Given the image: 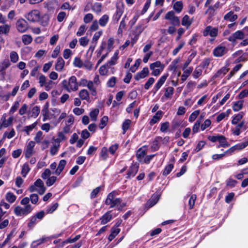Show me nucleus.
I'll use <instances>...</instances> for the list:
<instances>
[{"label":"nucleus","instance_id":"obj_1","mask_svg":"<svg viewBox=\"0 0 248 248\" xmlns=\"http://www.w3.org/2000/svg\"><path fill=\"white\" fill-rule=\"evenodd\" d=\"M117 194L118 193L115 191H112L109 193L106 199L105 204L107 205H110V208L119 206L118 210H122L126 206V203L122 202V200L121 198H116Z\"/></svg>","mask_w":248,"mask_h":248},{"label":"nucleus","instance_id":"obj_2","mask_svg":"<svg viewBox=\"0 0 248 248\" xmlns=\"http://www.w3.org/2000/svg\"><path fill=\"white\" fill-rule=\"evenodd\" d=\"M62 84V87L69 93L78 90L77 79L75 76H71L68 81L66 79L63 80Z\"/></svg>","mask_w":248,"mask_h":248},{"label":"nucleus","instance_id":"obj_3","mask_svg":"<svg viewBox=\"0 0 248 248\" xmlns=\"http://www.w3.org/2000/svg\"><path fill=\"white\" fill-rule=\"evenodd\" d=\"M32 210L30 204L27 205L24 207L19 206H16L14 209V213L17 216L24 217L30 214Z\"/></svg>","mask_w":248,"mask_h":248},{"label":"nucleus","instance_id":"obj_4","mask_svg":"<svg viewBox=\"0 0 248 248\" xmlns=\"http://www.w3.org/2000/svg\"><path fill=\"white\" fill-rule=\"evenodd\" d=\"M164 68V65L160 61H156L150 65V68L153 71L151 74L155 76H158Z\"/></svg>","mask_w":248,"mask_h":248},{"label":"nucleus","instance_id":"obj_5","mask_svg":"<svg viewBox=\"0 0 248 248\" xmlns=\"http://www.w3.org/2000/svg\"><path fill=\"white\" fill-rule=\"evenodd\" d=\"M25 18L31 22H37L40 21V12L37 10H33L25 16Z\"/></svg>","mask_w":248,"mask_h":248},{"label":"nucleus","instance_id":"obj_6","mask_svg":"<svg viewBox=\"0 0 248 248\" xmlns=\"http://www.w3.org/2000/svg\"><path fill=\"white\" fill-rule=\"evenodd\" d=\"M16 26L17 30L20 33L25 32L29 29L28 23L22 18L17 20Z\"/></svg>","mask_w":248,"mask_h":248},{"label":"nucleus","instance_id":"obj_7","mask_svg":"<svg viewBox=\"0 0 248 248\" xmlns=\"http://www.w3.org/2000/svg\"><path fill=\"white\" fill-rule=\"evenodd\" d=\"M165 19L170 21V23L173 26H179L180 21L178 16H175L174 12L172 11L168 12L165 15Z\"/></svg>","mask_w":248,"mask_h":248},{"label":"nucleus","instance_id":"obj_8","mask_svg":"<svg viewBox=\"0 0 248 248\" xmlns=\"http://www.w3.org/2000/svg\"><path fill=\"white\" fill-rule=\"evenodd\" d=\"M228 50V49L226 46H218L214 48L213 54L215 57H220L227 54Z\"/></svg>","mask_w":248,"mask_h":248},{"label":"nucleus","instance_id":"obj_9","mask_svg":"<svg viewBox=\"0 0 248 248\" xmlns=\"http://www.w3.org/2000/svg\"><path fill=\"white\" fill-rule=\"evenodd\" d=\"M218 34V29L217 28H213L211 26H208L206 27L203 32V35L204 36H207L210 35L213 38H215L217 36Z\"/></svg>","mask_w":248,"mask_h":248},{"label":"nucleus","instance_id":"obj_10","mask_svg":"<svg viewBox=\"0 0 248 248\" xmlns=\"http://www.w3.org/2000/svg\"><path fill=\"white\" fill-rule=\"evenodd\" d=\"M124 11L123 3L118 2L116 4V11L113 15V18L114 20L118 21L123 15Z\"/></svg>","mask_w":248,"mask_h":248},{"label":"nucleus","instance_id":"obj_11","mask_svg":"<svg viewBox=\"0 0 248 248\" xmlns=\"http://www.w3.org/2000/svg\"><path fill=\"white\" fill-rule=\"evenodd\" d=\"M248 145V140L245 142L240 143L235 145L227 150L224 153L225 154L231 155L236 150H240L246 148Z\"/></svg>","mask_w":248,"mask_h":248},{"label":"nucleus","instance_id":"obj_12","mask_svg":"<svg viewBox=\"0 0 248 248\" xmlns=\"http://www.w3.org/2000/svg\"><path fill=\"white\" fill-rule=\"evenodd\" d=\"M168 76V74L164 75L162 76H161L156 83L155 84V86L154 87V88L152 90V92L154 94L156 93L157 92V91L161 87V86L164 84L165 81L167 79V78Z\"/></svg>","mask_w":248,"mask_h":248},{"label":"nucleus","instance_id":"obj_13","mask_svg":"<svg viewBox=\"0 0 248 248\" xmlns=\"http://www.w3.org/2000/svg\"><path fill=\"white\" fill-rule=\"evenodd\" d=\"M34 146L35 142L33 141H30L27 144L25 150V155L26 157L30 158L32 155Z\"/></svg>","mask_w":248,"mask_h":248},{"label":"nucleus","instance_id":"obj_14","mask_svg":"<svg viewBox=\"0 0 248 248\" xmlns=\"http://www.w3.org/2000/svg\"><path fill=\"white\" fill-rule=\"evenodd\" d=\"M174 88L171 86L165 88L164 96L161 98V100L165 101L169 99H171L174 93Z\"/></svg>","mask_w":248,"mask_h":248},{"label":"nucleus","instance_id":"obj_15","mask_svg":"<svg viewBox=\"0 0 248 248\" xmlns=\"http://www.w3.org/2000/svg\"><path fill=\"white\" fill-rule=\"evenodd\" d=\"M139 168V166L137 164H132L129 168L127 173V178H130L131 177H133L137 174Z\"/></svg>","mask_w":248,"mask_h":248},{"label":"nucleus","instance_id":"obj_16","mask_svg":"<svg viewBox=\"0 0 248 248\" xmlns=\"http://www.w3.org/2000/svg\"><path fill=\"white\" fill-rule=\"evenodd\" d=\"M112 218L111 211H108L99 218V220H100L101 225H104L109 222Z\"/></svg>","mask_w":248,"mask_h":248},{"label":"nucleus","instance_id":"obj_17","mask_svg":"<svg viewBox=\"0 0 248 248\" xmlns=\"http://www.w3.org/2000/svg\"><path fill=\"white\" fill-rule=\"evenodd\" d=\"M35 186L38 187L37 192L40 194H43L46 190V187L44 186L43 182L40 179H37L34 183Z\"/></svg>","mask_w":248,"mask_h":248},{"label":"nucleus","instance_id":"obj_18","mask_svg":"<svg viewBox=\"0 0 248 248\" xmlns=\"http://www.w3.org/2000/svg\"><path fill=\"white\" fill-rule=\"evenodd\" d=\"M149 69L148 67H144L142 70L136 74L134 77L136 80L138 81L141 78H144L149 75Z\"/></svg>","mask_w":248,"mask_h":248},{"label":"nucleus","instance_id":"obj_19","mask_svg":"<svg viewBox=\"0 0 248 248\" xmlns=\"http://www.w3.org/2000/svg\"><path fill=\"white\" fill-rule=\"evenodd\" d=\"M229 71V68L224 66L218 70L213 76L212 79L214 80L216 78H222Z\"/></svg>","mask_w":248,"mask_h":248},{"label":"nucleus","instance_id":"obj_20","mask_svg":"<svg viewBox=\"0 0 248 248\" xmlns=\"http://www.w3.org/2000/svg\"><path fill=\"white\" fill-rule=\"evenodd\" d=\"M244 37L243 36V34L240 30L237 31L233 33L232 35L230 36L228 38V40L232 42H235L236 40H242Z\"/></svg>","mask_w":248,"mask_h":248},{"label":"nucleus","instance_id":"obj_21","mask_svg":"<svg viewBox=\"0 0 248 248\" xmlns=\"http://www.w3.org/2000/svg\"><path fill=\"white\" fill-rule=\"evenodd\" d=\"M65 65V62L62 58L60 57L58 58L57 62L55 65V69L57 71L61 72L62 71Z\"/></svg>","mask_w":248,"mask_h":248},{"label":"nucleus","instance_id":"obj_22","mask_svg":"<svg viewBox=\"0 0 248 248\" xmlns=\"http://www.w3.org/2000/svg\"><path fill=\"white\" fill-rule=\"evenodd\" d=\"M66 164V161L64 159L61 160L59 162V165L54 173V174L59 175L62 171L63 170L65 165Z\"/></svg>","mask_w":248,"mask_h":248},{"label":"nucleus","instance_id":"obj_23","mask_svg":"<svg viewBox=\"0 0 248 248\" xmlns=\"http://www.w3.org/2000/svg\"><path fill=\"white\" fill-rule=\"evenodd\" d=\"M11 63L8 59H4L1 63H0V73L2 75L5 74L4 71L10 65Z\"/></svg>","mask_w":248,"mask_h":248},{"label":"nucleus","instance_id":"obj_24","mask_svg":"<svg viewBox=\"0 0 248 248\" xmlns=\"http://www.w3.org/2000/svg\"><path fill=\"white\" fill-rule=\"evenodd\" d=\"M182 25L186 27L188 29L192 23V20L190 19L189 16L186 15L182 19Z\"/></svg>","mask_w":248,"mask_h":248},{"label":"nucleus","instance_id":"obj_25","mask_svg":"<svg viewBox=\"0 0 248 248\" xmlns=\"http://www.w3.org/2000/svg\"><path fill=\"white\" fill-rule=\"evenodd\" d=\"M237 18V16L236 14H234L233 12L230 11L227 14H226L224 16V19L225 20H228L231 22L234 21Z\"/></svg>","mask_w":248,"mask_h":248},{"label":"nucleus","instance_id":"obj_26","mask_svg":"<svg viewBox=\"0 0 248 248\" xmlns=\"http://www.w3.org/2000/svg\"><path fill=\"white\" fill-rule=\"evenodd\" d=\"M218 141L219 142V145L217 146V148L220 147L225 148L230 146V144L227 141L226 138L222 135L219 136Z\"/></svg>","mask_w":248,"mask_h":248},{"label":"nucleus","instance_id":"obj_27","mask_svg":"<svg viewBox=\"0 0 248 248\" xmlns=\"http://www.w3.org/2000/svg\"><path fill=\"white\" fill-rule=\"evenodd\" d=\"M18 90H19V86H16L13 89L11 93H8L7 95H2V94H0V97L6 101L8 100L9 99L10 95H12L13 96H15Z\"/></svg>","mask_w":248,"mask_h":248},{"label":"nucleus","instance_id":"obj_28","mask_svg":"<svg viewBox=\"0 0 248 248\" xmlns=\"http://www.w3.org/2000/svg\"><path fill=\"white\" fill-rule=\"evenodd\" d=\"M146 154L145 150H143L141 148L139 149L136 154V156L138 161L140 162H142L143 158Z\"/></svg>","mask_w":248,"mask_h":248},{"label":"nucleus","instance_id":"obj_29","mask_svg":"<svg viewBox=\"0 0 248 248\" xmlns=\"http://www.w3.org/2000/svg\"><path fill=\"white\" fill-rule=\"evenodd\" d=\"M120 232V229L116 227H112L111 229V233L108 237V240L109 242L111 241Z\"/></svg>","mask_w":248,"mask_h":248},{"label":"nucleus","instance_id":"obj_30","mask_svg":"<svg viewBox=\"0 0 248 248\" xmlns=\"http://www.w3.org/2000/svg\"><path fill=\"white\" fill-rule=\"evenodd\" d=\"M244 101L240 100L234 102L232 106V109L234 111H238L241 109L243 108Z\"/></svg>","mask_w":248,"mask_h":248},{"label":"nucleus","instance_id":"obj_31","mask_svg":"<svg viewBox=\"0 0 248 248\" xmlns=\"http://www.w3.org/2000/svg\"><path fill=\"white\" fill-rule=\"evenodd\" d=\"M14 118L12 117H9L7 120L6 119V117L4 115L2 116L1 119V121L3 122V125L4 128L7 127L12 124Z\"/></svg>","mask_w":248,"mask_h":248},{"label":"nucleus","instance_id":"obj_32","mask_svg":"<svg viewBox=\"0 0 248 248\" xmlns=\"http://www.w3.org/2000/svg\"><path fill=\"white\" fill-rule=\"evenodd\" d=\"M179 59H175L173 60L170 64L169 66L168 69L169 70L172 71L173 73L177 72V63L179 62Z\"/></svg>","mask_w":248,"mask_h":248},{"label":"nucleus","instance_id":"obj_33","mask_svg":"<svg viewBox=\"0 0 248 248\" xmlns=\"http://www.w3.org/2000/svg\"><path fill=\"white\" fill-rule=\"evenodd\" d=\"M79 96L82 100H88L89 99V93L86 89L81 90L79 93Z\"/></svg>","mask_w":248,"mask_h":248},{"label":"nucleus","instance_id":"obj_34","mask_svg":"<svg viewBox=\"0 0 248 248\" xmlns=\"http://www.w3.org/2000/svg\"><path fill=\"white\" fill-rule=\"evenodd\" d=\"M158 199L159 198L157 195L153 196L147 202V204L150 207H152L157 202Z\"/></svg>","mask_w":248,"mask_h":248},{"label":"nucleus","instance_id":"obj_35","mask_svg":"<svg viewBox=\"0 0 248 248\" xmlns=\"http://www.w3.org/2000/svg\"><path fill=\"white\" fill-rule=\"evenodd\" d=\"M243 115L244 113L242 112L238 113L237 115L233 117L232 121V124H237L238 122H239L242 119Z\"/></svg>","mask_w":248,"mask_h":248},{"label":"nucleus","instance_id":"obj_36","mask_svg":"<svg viewBox=\"0 0 248 248\" xmlns=\"http://www.w3.org/2000/svg\"><path fill=\"white\" fill-rule=\"evenodd\" d=\"M109 17L107 15H103L99 20V23L102 27H105L108 22Z\"/></svg>","mask_w":248,"mask_h":248},{"label":"nucleus","instance_id":"obj_37","mask_svg":"<svg viewBox=\"0 0 248 248\" xmlns=\"http://www.w3.org/2000/svg\"><path fill=\"white\" fill-rule=\"evenodd\" d=\"M131 121L129 119L125 120L123 123L122 124V129H123V134H124L126 131L129 128L130 124H131Z\"/></svg>","mask_w":248,"mask_h":248},{"label":"nucleus","instance_id":"obj_38","mask_svg":"<svg viewBox=\"0 0 248 248\" xmlns=\"http://www.w3.org/2000/svg\"><path fill=\"white\" fill-rule=\"evenodd\" d=\"M183 7V2L181 1H176L173 4V9L178 13L182 11Z\"/></svg>","mask_w":248,"mask_h":248},{"label":"nucleus","instance_id":"obj_39","mask_svg":"<svg viewBox=\"0 0 248 248\" xmlns=\"http://www.w3.org/2000/svg\"><path fill=\"white\" fill-rule=\"evenodd\" d=\"M10 30V26L8 24L0 26V34H7L9 33Z\"/></svg>","mask_w":248,"mask_h":248},{"label":"nucleus","instance_id":"obj_40","mask_svg":"<svg viewBox=\"0 0 248 248\" xmlns=\"http://www.w3.org/2000/svg\"><path fill=\"white\" fill-rule=\"evenodd\" d=\"M6 200L10 203L15 202L16 199V197L12 192H8L5 196Z\"/></svg>","mask_w":248,"mask_h":248},{"label":"nucleus","instance_id":"obj_41","mask_svg":"<svg viewBox=\"0 0 248 248\" xmlns=\"http://www.w3.org/2000/svg\"><path fill=\"white\" fill-rule=\"evenodd\" d=\"M162 140V138L160 136L156 137L153 142L152 148L155 150H157L159 148L158 143Z\"/></svg>","mask_w":248,"mask_h":248},{"label":"nucleus","instance_id":"obj_42","mask_svg":"<svg viewBox=\"0 0 248 248\" xmlns=\"http://www.w3.org/2000/svg\"><path fill=\"white\" fill-rule=\"evenodd\" d=\"M202 69L200 66L197 67L193 73V78L195 79L198 78L200 76L202 75Z\"/></svg>","mask_w":248,"mask_h":248},{"label":"nucleus","instance_id":"obj_43","mask_svg":"<svg viewBox=\"0 0 248 248\" xmlns=\"http://www.w3.org/2000/svg\"><path fill=\"white\" fill-rule=\"evenodd\" d=\"M50 239V238L49 237H43L41 239H38V240H36V241H34L32 243V245H33V246L34 247H35L42 243H44L45 242H46V241L49 240Z\"/></svg>","mask_w":248,"mask_h":248},{"label":"nucleus","instance_id":"obj_44","mask_svg":"<svg viewBox=\"0 0 248 248\" xmlns=\"http://www.w3.org/2000/svg\"><path fill=\"white\" fill-rule=\"evenodd\" d=\"M173 167L174 165L173 163L170 164L166 166L162 172L163 175L167 176L169 174L173 168Z\"/></svg>","mask_w":248,"mask_h":248},{"label":"nucleus","instance_id":"obj_45","mask_svg":"<svg viewBox=\"0 0 248 248\" xmlns=\"http://www.w3.org/2000/svg\"><path fill=\"white\" fill-rule=\"evenodd\" d=\"M196 198V195L195 194H192L190 196L188 200V205L189 209H192L193 208Z\"/></svg>","mask_w":248,"mask_h":248},{"label":"nucleus","instance_id":"obj_46","mask_svg":"<svg viewBox=\"0 0 248 248\" xmlns=\"http://www.w3.org/2000/svg\"><path fill=\"white\" fill-rule=\"evenodd\" d=\"M22 40L24 45H27L32 42V38L31 35L25 34L22 36Z\"/></svg>","mask_w":248,"mask_h":248},{"label":"nucleus","instance_id":"obj_47","mask_svg":"<svg viewBox=\"0 0 248 248\" xmlns=\"http://www.w3.org/2000/svg\"><path fill=\"white\" fill-rule=\"evenodd\" d=\"M108 150L107 147H103L101 150L100 156L103 160H106L108 157Z\"/></svg>","mask_w":248,"mask_h":248},{"label":"nucleus","instance_id":"obj_48","mask_svg":"<svg viewBox=\"0 0 248 248\" xmlns=\"http://www.w3.org/2000/svg\"><path fill=\"white\" fill-rule=\"evenodd\" d=\"M99 112V110L98 108L94 109L90 112V116L92 121H95L96 120Z\"/></svg>","mask_w":248,"mask_h":248},{"label":"nucleus","instance_id":"obj_49","mask_svg":"<svg viewBox=\"0 0 248 248\" xmlns=\"http://www.w3.org/2000/svg\"><path fill=\"white\" fill-rule=\"evenodd\" d=\"M37 124V123L36 122L31 125L26 126L24 127L23 131H25L27 133V134L29 135L30 134V132L31 131L33 130V129L36 126Z\"/></svg>","mask_w":248,"mask_h":248},{"label":"nucleus","instance_id":"obj_50","mask_svg":"<svg viewBox=\"0 0 248 248\" xmlns=\"http://www.w3.org/2000/svg\"><path fill=\"white\" fill-rule=\"evenodd\" d=\"M30 170L29 165L27 163L24 164L22 167L21 174L24 177H25Z\"/></svg>","mask_w":248,"mask_h":248},{"label":"nucleus","instance_id":"obj_51","mask_svg":"<svg viewBox=\"0 0 248 248\" xmlns=\"http://www.w3.org/2000/svg\"><path fill=\"white\" fill-rule=\"evenodd\" d=\"M118 52H115L113 56L111 58V59L108 62L107 65L109 64V65H113L115 64L116 61L118 58Z\"/></svg>","mask_w":248,"mask_h":248},{"label":"nucleus","instance_id":"obj_52","mask_svg":"<svg viewBox=\"0 0 248 248\" xmlns=\"http://www.w3.org/2000/svg\"><path fill=\"white\" fill-rule=\"evenodd\" d=\"M200 113V110H197L193 111L189 116L188 121L189 122H193Z\"/></svg>","mask_w":248,"mask_h":248},{"label":"nucleus","instance_id":"obj_53","mask_svg":"<svg viewBox=\"0 0 248 248\" xmlns=\"http://www.w3.org/2000/svg\"><path fill=\"white\" fill-rule=\"evenodd\" d=\"M102 33L103 32L101 31L95 32L92 38V44H93V43H95V44H97L99 38L102 35Z\"/></svg>","mask_w":248,"mask_h":248},{"label":"nucleus","instance_id":"obj_54","mask_svg":"<svg viewBox=\"0 0 248 248\" xmlns=\"http://www.w3.org/2000/svg\"><path fill=\"white\" fill-rule=\"evenodd\" d=\"M40 107L38 106L34 107L31 111V117L36 118L40 113Z\"/></svg>","mask_w":248,"mask_h":248},{"label":"nucleus","instance_id":"obj_55","mask_svg":"<svg viewBox=\"0 0 248 248\" xmlns=\"http://www.w3.org/2000/svg\"><path fill=\"white\" fill-rule=\"evenodd\" d=\"M92 10L97 13H100L102 10V4L99 2H95L92 6Z\"/></svg>","mask_w":248,"mask_h":248},{"label":"nucleus","instance_id":"obj_56","mask_svg":"<svg viewBox=\"0 0 248 248\" xmlns=\"http://www.w3.org/2000/svg\"><path fill=\"white\" fill-rule=\"evenodd\" d=\"M10 60L12 62L15 63L18 60V55L15 51H12L10 54Z\"/></svg>","mask_w":248,"mask_h":248},{"label":"nucleus","instance_id":"obj_57","mask_svg":"<svg viewBox=\"0 0 248 248\" xmlns=\"http://www.w3.org/2000/svg\"><path fill=\"white\" fill-rule=\"evenodd\" d=\"M73 65L75 67L81 68L83 66V63L79 58L76 57L73 62Z\"/></svg>","mask_w":248,"mask_h":248},{"label":"nucleus","instance_id":"obj_58","mask_svg":"<svg viewBox=\"0 0 248 248\" xmlns=\"http://www.w3.org/2000/svg\"><path fill=\"white\" fill-rule=\"evenodd\" d=\"M40 21L41 22V24L44 26H46L49 22V17L47 15H44L42 17H40Z\"/></svg>","mask_w":248,"mask_h":248},{"label":"nucleus","instance_id":"obj_59","mask_svg":"<svg viewBox=\"0 0 248 248\" xmlns=\"http://www.w3.org/2000/svg\"><path fill=\"white\" fill-rule=\"evenodd\" d=\"M155 81L154 78H150L144 84V89L146 90L149 89Z\"/></svg>","mask_w":248,"mask_h":248},{"label":"nucleus","instance_id":"obj_60","mask_svg":"<svg viewBox=\"0 0 248 248\" xmlns=\"http://www.w3.org/2000/svg\"><path fill=\"white\" fill-rule=\"evenodd\" d=\"M192 71V68H189L187 69L184 70V74L182 76L181 79L183 81L186 80Z\"/></svg>","mask_w":248,"mask_h":248},{"label":"nucleus","instance_id":"obj_61","mask_svg":"<svg viewBox=\"0 0 248 248\" xmlns=\"http://www.w3.org/2000/svg\"><path fill=\"white\" fill-rule=\"evenodd\" d=\"M59 206V204L56 202L50 206L47 207L46 212L47 213H52Z\"/></svg>","mask_w":248,"mask_h":248},{"label":"nucleus","instance_id":"obj_62","mask_svg":"<svg viewBox=\"0 0 248 248\" xmlns=\"http://www.w3.org/2000/svg\"><path fill=\"white\" fill-rule=\"evenodd\" d=\"M37 222V219L33 216L31 218L30 221L28 224V227L30 229H32Z\"/></svg>","mask_w":248,"mask_h":248},{"label":"nucleus","instance_id":"obj_63","mask_svg":"<svg viewBox=\"0 0 248 248\" xmlns=\"http://www.w3.org/2000/svg\"><path fill=\"white\" fill-rule=\"evenodd\" d=\"M140 62H141V60L140 59H137L135 62V63L131 66L130 68V71L134 73L135 72L136 70L137 69V68H138V67L139 66L140 63Z\"/></svg>","mask_w":248,"mask_h":248},{"label":"nucleus","instance_id":"obj_64","mask_svg":"<svg viewBox=\"0 0 248 248\" xmlns=\"http://www.w3.org/2000/svg\"><path fill=\"white\" fill-rule=\"evenodd\" d=\"M80 45L82 46H86L89 42V39L86 36L80 38L79 39Z\"/></svg>","mask_w":248,"mask_h":248}]
</instances>
